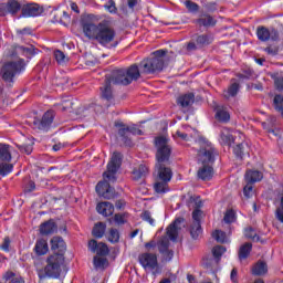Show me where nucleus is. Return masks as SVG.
Returning a JSON list of instances; mask_svg holds the SVG:
<instances>
[{"label":"nucleus","instance_id":"obj_38","mask_svg":"<svg viewBox=\"0 0 283 283\" xmlns=\"http://www.w3.org/2000/svg\"><path fill=\"white\" fill-rule=\"evenodd\" d=\"M12 169H14V165L8 163H0V176H8V174H12Z\"/></svg>","mask_w":283,"mask_h":283},{"label":"nucleus","instance_id":"obj_41","mask_svg":"<svg viewBox=\"0 0 283 283\" xmlns=\"http://www.w3.org/2000/svg\"><path fill=\"white\" fill-rule=\"evenodd\" d=\"M157 247L159 249V253H164V251L169 250V239L167 237L161 238L158 241Z\"/></svg>","mask_w":283,"mask_h":283},{"label":"nucleus","instance_id":"obj_63","mask_svg":"<svg viewBox=\"0 0 283 283\" xmlns=\"http://www.w3.org/2000/svg\"><path fill=\"white\" fill-rule=\"evenodd\" d=\"M72 105H74V104H73L72 101H70V99H65V101H63V103H62L63 109H70V108L72 107Z\"/></svg>","mask_w":283,"mask_h":283},{"label":"nucleus","instance_id":"obj_12","mask_svg":"<svg viewBox=\"0 0 283 283\" xmlns=\"http://www.w3.org/2000/svg\"><path fill=\"white\" fill-rule=\"evenodd\" d=\"M52 123H54V112L49 111L44 113L41 119H33V127L34 129H40V132H48L52 126Z\"/></svg>","mask_w":283,"mask_h":283},{"label":"nucleus","instance_id":"obj_51","mask_svg":"<svg viewBox=\"0 0 283 283\" xmlns=\"http://www.w3.org/2000/svg\"><path fill=\"white\" fill-rule=\"evenodd\" d=\"M11 240H10V237H6L3 239V242L2 244H0V249L1 251H4L6 253H8L10 251V244H11Z\"/></svg>","mask_w":283,"mask_h":283},{"label":"nucleus","instance_id":"obj_45","mask_svg":"<svg viewBox=\"0 0 283 283\" xmlns=\"http://www.w3.org/2000/svg\"><path fill=\"white\" fill-rule=\"evenodd\" d=\"M244 235L249 240H254V241L260 240V237H258V232H255V230L253 228H247L244 230Z\"/></svg>","mask_w":283,"mask_h":283},{"label":"nucleus","instance_id":"obj_20","mask_svg":"<svg viewBox=\"0 0 283 283\" xmlns=\"http://www.w3.org/2000/svg\"><path fill=\"white\" fill-rule=\"evenodd\" d=\"M96 210L101 216H105V218L114 214V205L109 201H104L97 203Z\"/></svg>","mask_w":283,"mask_h":283},{"label":"nucleus","instance_id":"obj_4","mask_svg":"<svg viewBox=\"0 0 283 283\" xmlns=\"http://www.w3.org/2000/svg\"><path fill=\"white\" fill-rule=\"evenodd\" d=\"M113 85H132L134 81L140 78V69L138 65L133 64L128 69H116L107 74Z\"/></svg>","mask_w":283,"mask_h":283},{"label":"nucleus","instance_id":"obj_22","mask_svg":"<svg viewBox=\"0 0 283 283\" xmlns=\"http://www.w3.org/2000/svg\"><path fill=\"white\" fill-rule=\"evenodd\" d=\"M193 23L199 25L200 28H212L216 25V19L209 14H203L199 19L195 20Z\"/></svg>","mask_w":283,"mask_h":283},{"label":"nucleus","instance_id":"obj_2","mask_svg":"<svg viewBox=\"0 0 283 283\" xmlns=\"http://www.w3.org/2000/svg\"><path fill=\"white\" fill-rule=\"evenodd\" d=\"M122 160L123 156L120 153H113L111 160L107 164V171L103 174L104 180L96 185V192L106 200H112V198H115L116 196V190L109 186V182H116V172L120 169Z\"/></svg>","mask_w":283,"mask_h":283},{"label":"nucleus","instance_id":"obj_25","mask_svg":"<svg viewBox=\"0 0 283 283\" xmlns=\"http://www.w3.org/2000/svg\"><path fill=\"white\" fill-rule=\"evenodd\" d=\"M216 118L220 123H229V120H231V115L229 114V111H227V107L217 106V108H216Z\"/></svg>","mask_w":283,"mask_h":283},{"label":"nucleus","instance_id":"obj_33","mask_svg":"<svg viewBox=\"0 0 283 283\" xmlns=\"http://www.w3.org/2000/svg\"><path fill=\"white\" fill-rule=\"evenodd\" d=\"M253 249V244L251 243H244L243 245H241L240 250H239V260H247V258H249V255L251 254V250Z\"/></svg>","mask_w":283,"mask_h":283},{"label":"nucleus","instance_id":"obj_42","mask_svg":"<svg viewBox=\"0 0 283 283\" xmlns=\"http://www.w3.org/2000/svg\"><path fill=\"white\" fill-rule=\"evenodd\" d=\"M93 264L95 269H105V264H107V259L103 256H94Z\"/></svg>","mask_w":283,"mask_h":283},{"label":"nucleus","instance_id":"obj_60","mask_svg":"<svg viewBox=\"0 0 283 283\" xmlns=\"http://www.w3.org/2000/svg\"><path fill=\"white\" fill-rule=\"evenodd\" d=\"M62 12V25H67V23H70V14H67L65 11Z\"/></svg>","mask_w":283,"mask_h":283},{"label":"nucleus","instance_id":"obj_23","mask_svg":"<svg viewBox=\"0 0 283 283\" xmlns=\"http://www.w3.org/2000/svg\"><path fill=\"white\" fill-rule=\"evenodd\" d=\"M198 178L200 180H211L213 178V167L211 165H202L198 170Z\"/></svg>","mask_w":283,"mask_h":283},{"label":"nucleus","instance_id":"obj_30","mask_svg":"<svg viewBox=\"0 0 283 283\" xmlns=\"http://www.w3.org/2000/svg\"><path fill=\"white\" fill-rule=\"evenodd\" d=\"M0 160L2 163H10L12 154L10 153V145L0 144Z\"/></svg>","mask_w":283,"mask_h":283},{"label":"nucleus","instance_id":"obj_5","mask_svg":"<svg viewBox=\"0 0 283 283\" xmlns=\"http://www.w3.org/2000/svg\"><path fill=\"white\" fill-rule=\"evenodd\" d=\"M167 50H157L153 55L143 60L139 64L142 74H154L155 72H163L165 67V56Z\"/></svg>","mask_w":283,"mask_h":283},{"label":"nucleus","instance_id":"obj_24","mask_svg":"<svg viewBox=\"0 0 283 283\" xmlns=\"http://www.w3.org/2000/svg\"><path fill=\"white\" fill-rule=\"evenodd\" d=\"M57 227L56 223L52 220H49L41 224L40 227V233L42 235H50L52 233H56Z\"/></svg>","mask_w":283,"mask_h":283},{"label":"nucleus","instance_id":"obj_59","mask_svg":"<svg viewBox=\"0 0 283 283\" xmlns=\"http://www.w3.org/2000/svg\"><path fill=\"white\" fill-rule=\"evenodd\" d=\"M20 150L24 151V154L30 155V154H32V145H22L20 147Z\"/></svg>","mask_w":283,"mask_h":283},{"label":"nucleus","instance_id":"obj_28","mask_svg":"<svg viewBox=\"0 0 283 283\" xmlns=\"http://www.w3.org/2000/svg\"><path fill=\"white\" fill-rule=\"evenodd\" d=\"M269 266L264 261H259L252 266V275H266Z\"/></svg>","mask_w":283,"mask_h":283},{"label":"nucleus","instance_id":"obj_55","mask_svg":"<svg viewBox=\"0 0 283 283\" xmlns=\"http://www.w3.org/2000/svg\"><path fill=\"white\" fill-rule=\"evenodd\" d=\"M243 195L245 196V198H251L253 196V186H251V184H248L243 188Z\"/></svg>","mask_w":283,"mask_h":283},{"label":"nucleus","instance_id":"obj_62","mask_svg":"<svg viewBox=\"0 0 283 283\" xmlns=\"http://www.w3.org/2000/svg\"><path fill=\"white\" fill-rule=\"evenodd\" d=\"M231 281L238 283V270L233 269L230 274Z\"/></svg>","mask_w":283,"mask_h":283},{"label":"nucleus","instance_id":"obj_29","mask_svg":"<svg viewBox=\"0 0 283 283\" xmlns=\"http://www.w3.org/2000/svg\"><path fill=\"white\" fill-rule=\"evenodd\" d=\"M34 251L36 255H45V253L50 251V248L48 247V241L45 239H39L35 242Z\"/></svg>","mask_w":283,"mask_h":283},{"label":"nucleus","instance_id":"obj_36","mask_svg":"<svg viewBox=\"0 0 283 283\" xmlns=\"http://www.w3.org/2000/svg\"><path fill=\"white\" fill-rule=\"evenodd\" d=\"M239 91H240V84L233 83L223 93V96H224V98H231V96H237Z\"/></svg>","mask_w":283,"mask_h":283},{"label":"nucleus","instance_id":"obj_56","mask_svg":"<svg viewBox=\"0 0 283 283\" xmlns=\"http://www.w3.org/2000/svg\"><path fill=\"white\" fill-rule=\"evenodd\" d=\"M18 50L27 56H33L34 55V50L32 48L20 46V48H18Z\"/></svg>","mask_w":283,"mask_h":283},{"label":"nucleus","instance_id":"obj_26","mask_svg":"<svg viewBox=\"0 0 283 283\" xmlns=\"http://www.w3.org/2000/svg\"><path fill=\"white\" fill-rule=\"evenodd\" d=\"M195 101H196V95H193V93H187V94L180 95L177 99V103L181 107H190V105H193Z\"/></svg>","mask_w":283,"mask_h":283},{"label":"nucleus","instance_id":"obj_16","mask_svg":"<svg viewBox=\"0 0 283 283\" xmlns=\"http://www.w3.org/2000/svg\"><path fill=\"white\" fill-rule=\"evenodd\" d=\"M88 249L92 251V253H96L97 255L105 256L109 253V248H107V244L103 242H97L96 240L92 239L88 241Z\"/></svg>","mask_w":283,"mask_h":283},{"label":"nucleus","instance_id":"obj_39","mask_svg":"<svg viewBox=\"0 0 283 283\" xmlns=\"http://www.w3.org/2000/svg\"><path fill=\"white\" fill-rule=\"evenodd\" d=\"M212 238H214L221 244H224V242H229V240L227 239V233L222 230H216L212 233Z\"/></svg>","mask_w":283,"mask_h":283},{"label":"nucleus","instance_id":"obj_32","mask_svg":"<svg viewBox=\"0 0 283 283\" xmlns=\"http://www.w3.org/2000/svg\"><path fill=\"white\" fill-rule=\"evenodd\" d=\"M154 189L156 193H167L169 191V181L157 179L154 185Z\"/></svg>","mask_w":283,"mask_h":283},{"label":"nucleus","instance_id":"obj_8","mask_svg":"<svg viewBox=\"0 0 283 283\" xmlns=\"http://www.w3.org/2000/svg\"><path fill=\"white\" fill-rule=\"evenodd\" d=\"M202 201H196V209L192 211V223L190 224V235L193 240H198L200 235H202V226L200 224V220H202Z\"/></svg>","mask_w":283,"mask_h":283},{"label":"nucleus","instance_id":"obj_54","mask_svg":"<svg viewBox=\"0 0 283 283\" xmlns=\"http://www.w3.org/2000/svg\"><path fill=\"white\" fill-rule=\"evenodd\" d=\"M160 253L166 262H171L174 259V252L169 249Z\"/></svg>","mask_w":283,"mask_h":283},{"label":"nucleus","instance_id":"obj_31","mask_svg":"<svg viewBox=\"0 0 283 283\" xmlns=\"http://www.w3.org/2000/svg\"><path fill=\"white\" fill-rule=\"evenodd\" d=\"M233 153L237 158H242L245 154H249V144L247 142H242L241 144H238L233 148Z\"/></svg>","mask_w":283,"mask_h":283},{"label":"nucleus","instance_id":"obj_58","mask_svg":"<svg viewBox=\"0 0 283 283\" xmlns=\"http://www.w3.org/2000/svg\"><path fill=\"white\" fill-rule=\"evenodd\" d=\"M281 207L276 209V219L283 223V206H282V192L280 193Z\"/></svg>","mask_w":283,"mask_h":283},{"label":"nucleus","instance_id":"obj_64","mask_svg":"<svg viewBox=\"0 0 283 283\" xmlns=\"http://www.w3.org/2000/svg\"><path fill=\"white\" fill-rule=\"evenodd\" d=\"M275 85L279 90H283V77H279L275 80Z\"/></svg>","mask_w":283,"mask_h":283},{"label":"nucleus","instance_id":"obj_34","mask_svg":"<svg viewBox=\"0 0 283 283\" xmlns=\"http://www.w3.org/2000/svg\"><path fill=\"white\" fill-rule=\"evenodd\" d=\"M107 229V226L103 222H98L93 228V235L94 238H103L105 235V230Z\"/></svg>","mask_w":283,"mask_h":283},{"label":"nucleus","instance_id":"obj_46","mask_svg":"<svg viewBox=\"0 0 283 283\" xmlns=\"http://www.w3.org/2000/svg\"><path fill=\"white\" fill-rule=\"evenodd\" d=\"M140 218L144 220V222H148L151 227L156 224V220H154V217H151V212L147 210L140 214Z\"/></svg>","mask_w":283,"mask_h":283},{"label":"nucleus","instance_id":"obj_35","mask_svg":"<svg viewBox=\"0 0 283 283\" xmlns=\"http://www.w3.org/2000/svg\"><path fill=\"white\" fill-rule=\"evenodd\" d=\"M54 59L59 65H65L70 61V57L61 50L54 51Z\"/></svg>","mask_w":283,"mask_h":283},{"label":"nucleus","instance_id":"obj_15","mask_svg":"<svg viewBox=\"0 0 283 283\" xmlns=\"http://www.w3.org/2000/svg\"><path fill=\"white\" fill-rule=\"evenodd\" d=\"M21 14L24 18L41 17L43 14V8L38 3H27L22 6Z\"/></svg>","mask_w":283,"mask_h":283},{"label":"nucleus","instance_id":"obj_6","mask_svg":"<svg viewBox=\"0 0 283 283\" xmlns=\"http://www.w3.org/2000/svg\"><path fill=\"white\" fill-rule=\"evenodd\" d=\"M23 59L6 62L1 69L2 81H4V83H14V78L23 72Z\"/></svg>","mask_w":283,"mask_h":283},{"label":"nucleus","instance_id":"obj_48","mask_svg":"<svg viewBox=\"0 0 283 283\" xmlns=\"http://www.w3.org/2000/svg\"><path fill=\"white\" fill-rule=\"evenodd\" d=\"M223 220L227 224L235 221V212L233 210H228L223 217Z\"/></svg>","mask_w":283,"mask_h":283},{"label":"nucleus","instance_id":"obj_53","mask_svg":"<svg viewBox=\"0 0 283 283\" xmlns=\"http://www.w3.org/2000/svg\"><path fill=\"white\" fill-rule=\"evenodd\" d=\"M63 21V11L56 10L53 12V22L54 23H62Z\"/></svg>","mask_w":283,"mask_h":283},{"label":"nucleus","instance_id":"obj_27","mask_svg":"<svg viewBox=\"0 0 283 283\" xmlns=\"http://www.w3.org/2000/svg\"><path fill=\"white\" fill-rule=\"evenodd\" d=\"M262 178H264V176L262 175V172H260V170H248L245 172V180L248 185H253V182H260Z\"/></svg>","mask_w":283,"mask_h":283},{"label":"nucleus","instance_id":"obj_37","mask_svg":"<svg viewBox=\"0 0 283 283\" xmlns=\"http://www.w3.org/2000/svg\"><path fill=\"white\" fill-rule=\"evenodd\" d=\"M211 41L213 40L211 39V36L207 34L198 35L196 39V43L198 48H205V45H210Z\"/></svg>","mask_w":283,"mask_h":283},{"label":"nucleus","instance_id":"obj_50","mask_svg":"<svg viewBox=\"0 0 283 283\" xmlns=\"http://www.w3.org/2000/svg\"><path fill=\"white\" fill-rule=\"evenodd\" d=\"M104 8L108 10L111 14H116V12L118 11V9L116 8V2H114V0H108Z\"/></svg>","mask_w":283,"mask_h":283},{"label":"nucleus","instance_id":"obj_52","mask_svg":"<svg viewBox=\"0 0 283 283\" xmlns=\"http://www.w3.org/2000/svg\"><path fill=\"white\" fill-rule=\"evenodd\" d=\"M116 224H125L127 222V214L117 213L114 216Z\"/></svg>","mask_w":283,"mask_h":283},{"label":"nucleus","instance_id":"obj_9","mask_svg":"<svg viewBox=\"0 0 283 283\" xmlns=\"http://www.w3.org/2000/svg\"><path fill=\"white\" fill-rule=\"evenodd\" d=\"M139 264H142L145 271H150L153 275L160 273V266H158V256L155 253L145 252L138 256Z\"/></svg>","mask_w":283,"mask_h":283},{"label":"nucleus","instance_id":"obj_40","mask_svg":"<svg viewBox=\"0 0 283 283\" xmlns=\"http://www.w3.org/2000/svg\"><path fill=\"white\" fill-rule=\"evenodd\" d=\"M108 242H112V244H116L120 240V233L116 229H111L108 233Z\"/></svg>","mask_w":283,"mask_h":283},{"label":"nucleus","instance_id":"obj_17","mask_svg":"<svg viewBox=\"0 0 283 283\" xmlns=\"http://www.w3.org/2000/svg\"><path fill=\"white\" fill-rule=\"evenodd\" d=\"M112 81L108 78V76H105L104 84L101 86V97L104 98V101H113L114 99V90L112 88Z\"/></svg>","mask_w":283,"mask_h":283},{"label":"nucleus","instance_id":"obj_14","mask_svg":"<svg viewBox=\"0 0 283 283\" xmlns=\"http://www.w3.org/2000/svg\"><path fill=\"white\" fill-rule=\"evenodd\" d=\"M256 36L259 41H277L280 39V33L275 29H268L265 27H259L256 30Z\"/></svg>","mask_w":283,"mask_h":283},{"label":"nucleus","instance_id":"obj_10","mask_svg":"<svg viewBox=\"0 0 283 283\" xmlns=\"http://www.w3.org/2000/svg\"><path fill=\"white\" fill-rule=\"evenodd\" d=\"M116 127H120L118 129V136L122 137V140L124 142V145L126 147H132V138L129 136H143V130H140L138 127L134 126H125V124H115Z\"/></svg>","mask_w":283,"mask_h":283},{"label":"nucleus","instance_id":"obj_19","mask_svg":"<svg viewBox=\"0 0 283 283\" xmlns=\"http://www.w3.org/2000/svg\"><path fill=\"white\" fill-rule=\"evenodd\" d=\"M147 174H149V167H147V165L145 164H142L137 168H134L132 172V178L133 180L138 182V180H143V178H146Z\"/></svg>","mask_w":283,"mask_h":283},{"label":"nucleus","instance_id":"obj_47","mask_svg":"<svg viewBox=\"0 0 283 283\" xmlns=\"http://www.w3.org/2000/svg\"><path fill=\"white\" fill-rule=\"evenodd\" d=\"M185 6H186L188 12H198V10H200V6H198V3H196L191 0H187L185 2Z\"/></svg>","mask_w":283,"mask_h":283},{"label":"nucleus","instance_id":"obj_18","mask_svg":"<svg viewBox=\"0 0 283 283\" xmlns=\"http://www.w3.org/2000/svg\"><path fill=\"white\" fill-rule=\"evenodd\" d=\"M51 249L54 251V255H63L65 253V241L61 237H53L51 239Z\"/></svg>","mask_w":283,"mask_h":283},{"label":"nucleus","instance_id":"obj_7","mask_svg":"<svg viewBox=\"0 0 283 283\" xmlns=\"http://www.w3.org/2000/svg\"><path fill=\"white\" fill-rule=\"evenodd\" d=\"M65 258L63 254H52L48 259V264L44 268V272L49 277H60L61 276V266H63Z\"/></svg>","mask_w":283,"mask_h":283},{"label":"nucleus","instance_id":"obj_1","mask_svg":"<svg viewBox=\"0 0 283 283\" xmlns=\"http://www.w3.org/2000/svg\"><path fill=\"white\" fill-rule=\"evenodd\" d=\"M82 30L84 35L91 41H96L103 48H116V30L109 25L107 20H103L99 23H94L92 21H84L82 23Z\"/></svg>","mask_w":283,"mask_h":283},{"label":"nucleus","instance_id":"obj_44","mask_svg":"<svg viewBox=\"0 0 283 283\" xmlns=\"http://www.w3.org/2000/svg\"><path fill=\"white\" fill-rule=\"evenodd\" d=\"M223 253H227V248L222 245H217L212 249L213 258H216L217 260H220Z\"/></svg>","mask_w":283,"mask_h":283},{"label":"nucleus","instance_id":"obj_11","mask_svg":"<svg viewBox=\"0 0 283 283\" xmlns=\"http://www.w3.org/2000/svg\"><path fill=\"white\" fill-rule=\"evenodd\" d=\"M216 156H218V150L211 144H207L201 147L198 151V163L200 165H213L216 163Z\"/></svg>","mask_w":283,"mask_h":283},{"label":"nucleus","instance_id":"obj_21","mask_svg":"<svg viewBox=\"0 0 283 283\" xmlns=\"http://www.w3.org/2000/svg\"><path fill=\"white\" fill-rule=\"evenodd\" d=\"M180 222H182V219H176L167 228V235H168L169 240H171L172 242H176V240H178V231H180V227H178V224H180Z\"/></svg>","mask_w":283,"mask_h":283},{"label":"nucleus","instance_id":"obj_13","mask_svg":"<svg viewBox=\"0 0 283 283\" xmlns=\"http://www.w3.org/2000/svg\"><path fill=\"white\" fill-rule=\"evenodd\" d=\"M22 6L17 0H8L6 3H0V17H6V14H18L22 10Z\"/></svg>","mask_w":283,"mask_h":283},{"label":"nucleus","instance_id":"obj_43","mask_svg":"<svg viewBox=\"0 0 283 283\" xmlns=\"http://www.w3.org/2000/svg\"><path fill=\"white\" fill-rule=\"evenodd\" d=\"M274 107L276 112H280V114L283 116V96L282 95H275Z\"/></svg>","mask_w":283,"mask_h":283},{"label":"nucleus","instance_id":"obj_3","mask_svg":"<svg viewBox=\"0 0 283 283\" xmlns=\"http://www.w3.org/2000/svg\"><path fill=\"white\" fill-rule=\"evenodd\" d=\"M155 146L157 147V164L155 166L157 171V180L171 182L174 171H171V168L165 166V163H168L169 157L171 156V147H169L168 139L166 137H156Z\"/></svg>","mask_w":283,"mask_h":283},{"label":"nucleus","instance_id":"obj_57","mask_svg":"<svg viewBox=\"0 0 283 283\" xmlns=\"http://www.w3.org/2000/svg\"><path fill=\"white\" fill-rule=\"evenodd\" d=\"M17 34H18V36H28L30 34H32V29H30V28L19 29V30H17Z\"/></svg>","mask_w":283,"mask_h":283},{"label":"nucleus","instance_id":"obj_49","mask_svg":"<svg viewBox=\"0 0 283 283\" xmlns=\"http://www.w3.org/2000/svg\"><path fill=\"white\" fill-rule=\"evenodd\" d=\"M220 138L223 145H231L233 143V136L229 133H221Z\"/></svg>","mask_w":283,"mask_h":283},{"label":"nucleus","instance_id":"obj_61","mask_svg":"<svg viewBox=\"0 0 283 283\" xmlns=\"http://www.w3.org/2000/svg\"><path fill=\"white\" fill-rule=\"evenodd\" d=\"M157 245H158V243H156V241L153 240L145 244V249H147L148 251H151V249H156Z\"/></svg>","mask_w":283,"mask_h":283}]
</instances>
